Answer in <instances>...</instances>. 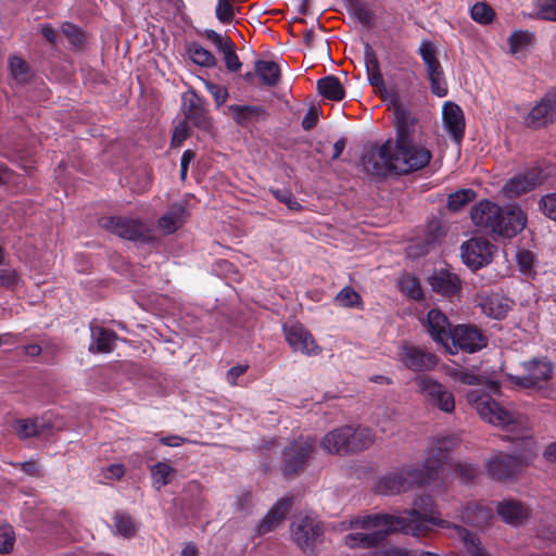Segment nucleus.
Returning a JSON list of instances; mask_svg holds the SVG:
<instances>
[{"instance_id":"f257e3e1","label":"nucleus","mask_w":556,"mask_h":556,"mask_svg":"<svg viewBox=\"0 0 556 556\" xmlns=\"http://www.w3.org/2000/svg\"><path fill=\"white\" fill-rule=\"evenodd\" d=\"M415 508L405 510L403 516L387 513L369 514L357 516L350 520V527L354 529H376L370 533H349L345 535V544L351 548H372L379 546L389 534L402 532L419 536L427 534L431 526L450 528L451 522L440 518L433 508V501L430 495L419 496Z\"/></svg>"},{"instance_id":"f03ea898","label":"nucleus","mask_w":556,"mask_h":556,"mask_svg":"<svg viewBox=\"0 0 556 556\" xmlns=\"http://www.w3.org/2000/svg\"><path fill=\"white\" fill-rule=\"evenodd\" d=\"M458 439L454 434L437 437L428 448V456L421 467H403L379 478L375 490L381 495H395L406 492L414 485L429 484L439 477L443 466L447 464L451 452L456 447Z\"/></svg>"},{"instance_id":"7ed1b4c3","label":"nucleus","mask_w":556,"mask_h":556,"mask_svg":"<svg viewBox=\"0 0 556 556\" xmlns=\"http://www.w3.org/2000/svg\"><path fill=\"white\" fill-rule=\"evenodd\" d=\"M470 218L476 227L489 235L513 238L527 224V217L517 206L503 208L490 200H481L470 211Z\"/></svg>"},{"instance_id":"20e7f679","label":"nucleus","mask_w":556,"mask_h":556,"mask_svg":"<svg viewBox=\"0 0 556 556\" xmlns=\"http://www.w3.org/2000/svg\"><path fill=\"white\" fill-rule=\"evenodd\" d=\"M375 440L376 434L369 427L342 426L326 433L320 447L330 454L348 455L367 450Z\"/></svg>"},{"instance_id":"39448f33","label":"nucleus","mask_w":556,"mask_h":556,"mask_svg":"<svg viewBox=\"0 0 556 556\" xmlns=\"http://www.w3.org/2000/svg\"><path fill=\"white\" fill-rule=\"evenodd\" d=\"M392 167L395 175H408L429 165L432 153L415 141L392 142Z\"/></svg>"},{"instance_id":"423d86ee","label":"nucleus","mask_w":556,"mask_h":556,"mask_svg":"<svg viewBox=\"0 0 556 556\" xmlns=\"http://www.w3.org/2000/svg\"><path fill=\"white\" fill-rule=\"evenodd\" d=\"M316 438L300 435L282 451L281 472L285 477H294L304 471L316 452Z\"/></svg>"},{"instance_id":"0eeeda50","label":"nucleus","mask_w":556,"mask_h":556,"mask_svg":"<svg viewBox=\"0 0 556 556\" xmlns=\"http://www.w3.org/2000/svg\"><path fill=\"white\" fill-rule=\"evenodd\" d=\"M99 225L106 231L129 241H140L144 243L152 241L149 227L137 218L102 216L99 219Z\"/></svg>"},{"instance_id":"6e6552de","label":"nucleus","mask_w":556,"mask_h":556,"mask_svg":"<svg viewBox=\"0 0 556 556\" xmlns=\"http://www.w3.org/2000/svg\"><path fill=\"white\" fill-rule=\"evenodd\" d=\"M392 140L388 139L381 144L374 143L366 148L361 164L367 175L386 178L393 172Z\"/></svg>"},{"instance_id":"1a4fd4ad","label":"nucleus","mask_w":556,"mask_h":556,"mask_svg":"<svg viewBox=\"0 0 556 556\" xmlns=\"http://www.w3.org/2000/svg\"><path fill=\"white\" fill-rule=\"evenodd\" d=\"M418 392L425 402L445 414H451L455 409V399L453 392L438 380L422 375L415 379Z\"/></svg>"},{"instance_id":"9d476101","label":"nucleus","mask_w":556,"mask_h":556,"mask_svg":"<svg viewBox=\"0 0 556 556\" xmlns=\"http://www.w3.org/2000/svg\"><path fill=\"white\" fill-rule=\"evenodd\" d=\"M293 542L304 553H313L315 545L323 541L325 529L320 520L312 516H300L290 525Z\"/></svg>"},{"instance_id":"9b49d317","label":"nucleus","mask_w":556,"mask_h":556,"mask_svg":"<svg viewBox=\"0 0 556 556\" xmlns=\"http://www.w3.org/2000/svg\"><path fill=\"white\" fill-rule=\"evenodd\" d=\"M468 400L483 420L496 427L506 428L515 422L514 415L485 392L472 391Z\"/></svg>"},{"instance_id":"f8f14e48","label":"nucleus","mask_w":556,"mask_h":556,"mask_svg":"<svg viewBox=\"0 0 556 556\" xmlns=\"http://www.w3.org/2000/svg\"><path fill=\"white\" fill-rule=\"evenodd\" d=\"M418 54L426 65L431 92L440 98L445 97L447 94V85L444 79L442 65L437 56L434 43L424 39L418 48Z\"/></svg>"},{"instance_id":"ddd939ff","label":"nucleus","mask_w":556,"mask_h":556,"mask_svg":"<svg viewBox=\"0 0 556 556\" xmlns=\"http://www.w3.org/2000/svg\"><path fill=\"white\" fill-rule=\"evenodd\" d=\"M207 105V100L195 91H190L182 97V112L186 122H190L202 131L211 132L214 128V123Z\"/></svg>"},{"instance_id":"4468645a","label":"nucleus","mask_w":556,"mask_h":556,"mask_svg":"<svg viewBox=\"0 0 556 556\" xmlns=\"http://www.w3.org/2000/svg\"><path fill=\"white\" fill-rule=\"evenodd\" d=\"M396 356L406 369L415 372L433 370L439 363L435 354L407 342L399 346Z\"/></svg>"},{"instance_id":"2eb2a0df","label":"nucleus","mask_w":556,"mask_h":556,"mask_svg":"<svg viewBox=\"0 0 556 556\" xmlns=\"http://www.w3.org/2000/svg\"><path fill=\"white\" fill-rule=\"evenodd\" d=\"M495 247L484 238H471L460 247L463 263L478 270L491 263Z\"/></svg>"},{"instance_id":"dca6fc26","label":"nucleus","mask_w":556,"mask_h":556,"mask_svg":"<svg viewBox=\"0 0 556 556\" xmlns=\"http://www.w3.org/2000/svg\"><path fill=\"white\" fill-rule=\"evenodd\" d=\"M453 345L466 353H476L488 345V338L475 325H458L450 338Z\"/></svg>"},{"instance_id":"f3484780","label":"nucleus","mask_w":556,"mask_h":556,"mask_svg":"<svg viewBox=\"0 0 556 556\" xmlns=\"http://www.w3.org/2000/svg\"><path fill=\"white\" fill-rule=\"evenodd\" d=\"M391 104L393 106L395 140L393 143L414 141L415 127L417 118L407 110L400 101L397 93L390 94Z\"/></svg>"},{"instance_id":"a211bd4d","label":"nucleus","mask_w":556,"mask_h":556,"mask_svg":"<svg viewBox=\"0 0 556 556\" xmlns=\"http://www.w3.org/2000/svg\"><path fill=\"white\" fill-rule=\"evenodd\" d=\"M544 179L545 176L543 175V170L541 168L533 167L507 180L503 186L502 191L506 198L514 199L532 191L540 186Z\"/></svg>"},{"instance_id":"6ab92c4d","label":"nucleus","mask_w":556,"mask_h":556,"mask_svg":"<svg viewBox=\"0 0 556 556\" xmlns=\"http://www.w3.org/2000/svg\"><path fill=\"white\" fill-rule=\"evenodd\" d=\"M523 467L521 456L498 453L488 462V472L496 481L515 477Z\"/></svg>"},{"instance_id":"aec40b11","label":"nucleus","mask_w":556,"mask_h":556,"mask_svg":"<svg viewBox=\"0 0 556 556\" xmlns=\"http://www.w3.org/2000/svg\"><path fill=\"white\" fill-rule=\"evenodd\" d=\"M285 337L289 345L295 352L306 355H317L320 348L315 342L312 333L300 323L283 327Z\"/></svg>"},{"instance_id":"412c9836","label":"nucleus","mask_w":556,"mask_h":556,"mask_svg":"<svg viewBox=\"0 0 556 556\" xmlns=\"http://www.w3.org/2000/svg\"><path fill=\"white\" fill-rule=\"evenodd\" d=\"M556 119V89L547 92L541 101L532 108L526 117L529 127L538 129L552 124Z\"/></svg>"},{"instance_id":"4be33fe9","label":"nucleus","mask_w":556,"mask_h":556,"mask_svg":"<svg viewBox=\"0 0 556 556\" xmlns=\"http://www.w3.org/2000/svg\"><path fill=\"white\" fill-rule=\"evenodd\" d=\"M525 376L515 377L514 382L523 388H534L547 381L553 374V365L546 359H532L523 364Z\"/></svg>"},{"instance_id":"5701e85b","label":"nucleus","mask_w":556,"mask_h":556,"mask_svg":"<svg viewBox=\"0 0 556 556\" xmlns=\"http://www.w3.org/2000/svg\"><path fill=\"white\" fill-rule=\"evenodd\" d=\"M364 64L369 85L375 89L380 99L386 101L390 94L380 70L378 56L368 42L364 45Z\"/></svg>"},{"instance_id":"b1692460","label":"nucleus","mask_w":556,"mask_h":556,"mask_svg":"<svg viewBox=\"0 0 556 556\" xmlns=\"http://www.w3.org/2000/svg\"><path fill=\"white\" fill-rule=\"evenodd\" d=\"M228 111L237 125L248 128L254 124L266 122L269 113L264 105L230 104Z\"/></svg>"},{"instance_id":"393cba45","label":"nucleus","mask_w":556,"mask_h":556,"mask_svg":"<svg viewBox=\"0 0 556 556\" xmlns=\"http://www.w3.org/2000/svg\"><path fill=\"white\" fill-rule=\"evenodd\" d=\"M498 517L513 527L521 526L531 515V509L517 500H504L495 505Z\"/></svg>"},{"instance_id":"a878e982","label":"nucleus","mask_w":556,"mask_h":556,"mask_svg":"<svg viewBox=\"0 0 556 556\" xmlns=\"http://www.w3.org/2000/svg\"><path fill=\"white\" fill-rule=\"evenodd\" d=\"M292 498L282 497L268 510L256 526V534L264 535L274 531L287 517L292 508Z\"/></svg>"},{"instance_id":"bb28decb","label":"nucleus","mask_w":556,"mask_h":556,"mask_svg":"<svg viewBox=\"0 0 556 556\" xmlns=\"http://www.w3.org/2000/svg\"><path fill=\"white\" fill-rule=\"evenodd\" d=\"M426 329L434 341L442 344H446L453 333L447 316L437 308L428 312Z\"/></svg>"},{"instance_id":"cd10ccee","label":"nucleus","mask_w":556,"mask_h":556,"mask_svg":"<svg viewBox=\"0 0 556 556\" xmlns=\"http://www.w3.org/2000/svg\"><path fill=\"white\" fill-rule=\"evenodd\" d=\"M442 115L448 134L457 142L462 141L465 135V116L460 106L454 102H445Z\"/></svg>"},{"instance_id":"c85d7f7f","label":"nucleus","mask_w":556,"mask_h":556,"mask_svg":"<svg viewBox=\"0 0 556 556\" xmlns=\"http://www.w3.org/2000/svg\"><path fill=\"white\" fill-rule=\"evenodd\" d=\"M479 306L484 315L490 318L502 320L507 316V313L511 308V301L500 294L491 293L481 296Z\"/></svg>"},{"instance_id":"c756f323","label":"nucleus","mask_w":556,"mask_h":556,"mask_svg":"<svg viewBox=\"0 0 556 556\" xmlns=\"http://www.w3.org/2000/svg\"><path fill=\"white\" fill-rule=\"evenodd\" d=\"M494 509L492 505L470 502L464 508L462 518L470 526L484 527L494 518Z\"/></svg>"},{"instance_id":"7c9ffc66","label":"nucleus","mask_w":556,"mask_h":556,"mask_svg":"<svg viewBox=\"0 0 556 556\" xmlns=\"http://www.w3.org/2000/svg\"><path fill=\"white\" fill-rule=\"evenodd\" d=\"M429 282L434 292L445 296L456 295L462 289L458 276L447 269H441L434 273V275L430 277Z\"/></svg>"},{"instance_id":"2f4dec72","label":"nucleus","mask_w":556,"mask_h":556,"mask_svg":"<svg viewBox=\"0 0 556 556\" xmlns=\"http://www.w3.org/2000/svg\"><path fill=\"white\" fill-rule=\"evenodd\" d=\"M91 353H111L114 350L118 336L115 331L103 327H91Z\"/></svg>"},{"instance_id":"473e14b6","label":"nucleus","mask_w":556,"mask_h":556,"mask_svg":"<svg viewBox=\"0 0 556 556\" xmlns=\"http://www.w3.org/2000/svg\"><path fill=\"white\" fill-rule=\"evenodd\" d=\"M187 210L181 204L172 205L157 220V227L165 233L172 235L179 230L186 218Z\"/></svg>"},{"instance_id":"72a5a7b5","label":"nucleus","mask_w":556,"mask_h":556,"mask_svg":"<svg viewBox=\"0 0 556 556\" xmlns=\"http://www.w3.org/2000/svg\"><path fill=\"white\" fill-rule=\"evenodd\" d=\"M254 68L262 86L275 87L279 84L281 71L279 64L275 61L256 60Z\"/></svg>"},{"instance_id":"f704fd0d","label":"nucleus","mask_w":556,"mask_h":556,"mask_svg":"<svg viewBox=\"0 0 556 556\" xmlns=\"http://www.w3.org/2000/svg\"><path fill=\"white\" fill-rule=\"evenodd\" d=\"M317 90L325 99L331 101H341L345 97L344 87L334 75H328L318 79Z\"/></svg>"},{"instance_id":"c9c22d12","label":"nucleus","mask_w":556,"mask_h":556,"mask_svg":"<svg viewBox=\"0 0 556 556\" xmlns=\"http://www.w3.org/2000/svg\"><path fill=\"white\" fill-rule=\"evenodd\" d=\"M152 486L161 491L164 486L172 483L175 477V468L164 462H157L151 469Z\"/></svg>"},{"instance_id":"e433bc0d","label":"nucleus","mask_w":556,"mask_h":556,"mask_svg":"<svg viewBox=\"0 0 556 556\" xmlns=\"http://www.w3.org/2000/svg\"><path fill=\"white\" fill-rule=\"evenodd\" d=\"M187 53L194 64L202 67H214L217 63L211 51L194 41L187 46Z\"/></svg>"},{"instance_id":"4c0bfd02","label":"nucleus","mask_w":556,"mask_h":556,"mask_svg":"<svg viewBox=\"0 0 556 556\" xmlns=\"http://www.w3.org/2000/svg\"><path fill=\"white\" fill-rule=\"evenodd\" d=\"M346 10L349 14L364 26H371L375 20V13L364 0H353L349 2Z\"/></svg>"},{"instance_id":"58836bf2","label":"nucleus","mask_w":556,"mask_h":556,"mask_svg":"<svg viewBox=\"0 0 556 556\" xmlns=\"http://www.w3.org/2000/svg\"><path fill=\"white\" fill-rule=\"evenodd\" d=\"M116 533L126 539L134 538L138 532V523L127 513L116 511L113 517Z\"/></svg>"},{"instance_id":"ea45409f","label":"nucleus","mask_w":556,"mask_h":556,"mask_svg":"<svg viewBox=\"0 0 556 556\" xmlns=\"http://www.w3.org/2000/svg\"><path fill=\"white\" fill-rule=\"evenodd\" d=\"M457 535L464 541L468 553L471 556H490V554L480 545L479 539L475 533L462 526H454Z\"/></svg>"},{"instance_id":"a19ab883","label":"nucleus","mask_w":556,"mask_h":556,"mask_svg":"<svg viewBox=\"0 0 556 556\" xmlns=\"http://www.w3.org/2000/svg\"><path fill=\"white\" fill-rule=\"evenodd\" d=\"M399 288L402 293L414 301H421L424 299V291L419 279L410 274L400 278Z\"/></svg>"},{"instance_id":"79ce46f5","label":"nucleus","mask_w":556,"mask_h":556,"mask_svg":"<svg viewBox=\"0 0 556 556\" xmlns=\"http://www.w3.org/2000/svg\"><path fill=\"white\" fill-rule=\"evenodd\" d=\"M334 303L346 308H364V302L361 294L350 286L344 287L338 292L334 298Z\"/></svg>"},{"instance_id":"37998d69","label":"nucleus","mask_w":556,"mask_h":556,"mask_svg":"<svg viewBox=\"0 0 556 556\" xmlns=\"http://www.w3.org/2000/svg\"><path fill=\"white\" fill-rule=\"evenodd\" d=\"M534 35L528 30H515L508 37L509 50L513 54L525 51L534 43Z\"/></svg>"},{"instance_id":"c03bdc74","label":"nucleus","mask_w":556,"mask_h":556,"mask_svg":"<svg viewBox=\"0 0 556 556\" xmlns=\"http://www.w3.org/2000/svg\"><path fill=\"white\" fill-rule=\"evenodd\" d=\"M477 197V193L472 189H459L448 195L447 208L451 212H459L468 203L472 202Z\"/></svg>"},{"instance_id":"a18cd8bd","label":"nucleus","mask_w":556,"mask_h":556,"mask_svg":"<svg viewBox=\"0 0 556 556\" xmlns=\"http://www.w3.org/2000/svg\"><path fill=\"white\" fill-rule=\"evenodd\" d=\"M13 429L22 440L36 437L41 432L37 419L33 418L16 419L13 424Z\"/></svg>"},{"instance_id":"49530a36","label":"nucleus","mask_w":556,"mask_h":556,"mask_svg":"<svg viewBox=\"0 0 556 556\" xmlns=\"http://www.w3.org/2000/svg\"><path fill=\"white\" fill-rule=\"evenodd\" d=\"M270 192L277 201L286 204L290 211L301 212L304 210V206L296 200L290 189H270Z\"/></svg>"},{"instance_id":"de8ad7c7","label":"nucleus","mask_w":556,"mask_h":556,"mask_svg":"<svg viewBox=\"0 0 556 556\" xmlns=\"http://www.w3.org/2000/svg\"><path fill=\"white\" fill-rule=\"evenodd\" d=\"M471 18L482 25L490 24L494 18L493 9L485 2H477L470 10Z\"/></svg>"},{"instance_id":"09e8293b","label":"nucleus","mask_w":556,"mask_h":556,"mask_svg":"<svg viewBox=\"0 0 556 556\" xmlns=\"http://www.w3.org/2000/svg\"><path fill=\"white\" fill-rule=\"evenodd\" d=\"M9 64L11 74L16 80L26 83L29 79V66L25 60L20 56H12Z\"/></svg>"},{"instance_id":"8fccbe9b","label":"nucleus","mask_w":556,"mask_h":556,"mask_svg":"<svg viewBox=\"0 0 556 556\" xmlns=\"http://www.w3.org/2000/svg\"><path fill=\"white\" fill-rule=\"evenodd\" d=\"M215 15L222 24L231 23L235 18L233 0H217Z\"/></svg>"},{"instance_id":"3c124183","label":"nucleus","mask_w":556,"mask_h":556,"mask_svg":"<svg viewBox=\"0 0 556 556\" xmlns=\"http://www.w3.org/2000/svg\"><path fill=\"white\" fill-rule=\"evenodd\" d=\"M454 471L465 483L473 481L479 475V468L469 463H457L454 467Z\"/></svg>"},{"instance_id":"603ef678","label":"nucleus","mask_w":556,"mask_h":556,"mask_svg":"<svg viewBox=\"0 0 556 556\" xmlns=\"http://www.w3.org/2000/svg\"><path fill=\"white\" fill-rule=\"evenodd\" d=\"M204 36L215 46L218 52L223 54L225 53V51L229 50L231 47L235 46V43L229 37H223L214 29H206L204 31Z\"/></svg>"},{"instance_id":"864d4df0","label":"nucleus","mask_w":556,"mask_h":556,"mask_svg":"<svg viewBox=\"0 0 556 556\" xmlns=\"http://www.w3.org/2000/svg\"><path fill=\"white\" fill-rule=\"evenodd\" d=\"M15 543V533L11 526L4 525L0 527V554H9Z\"/></svg>"},{"instance_id":"5fc2aeb1","label":"nucleus","mask_w":556,"mask_h":556,"mask_svg":"<svg viewBox=\"0 0 556 556\" xmlns=\"http://www.w3.org/2000/svg\"><path fill=\"white\" fill-rule=\"evenodd\" d=\"M21 282V276L16 269H0V287L8 290H14Z\"/></svg>"},{"instance_id":"6e6d98bb","label":"nucleus","mask_w":556,"mask_h":556,"mask_svg":"<svg viewBox=\"0 0 556 556\" xmlns=\"http://www.w3.org/2000/svg\"><path fill=\"white\" fill-rule=\"evenodd\" d=\"M204 85L206 90L213 97L216 108L222 106L228 99V90L225 86L212 83L210 80H204Z\"/></svg>"},{"instance_id":"4d7b16f0","label":"nucleus","mask_w":556,"mask_h":556,"mask_svg":"<svg viewBox=\"0 0 556 556\" xmlns=\"http://www.w3.org/2000/svg\"><path fill=\"white\" fill-rule=\"evenodd\" d=\"M191 135V129L186 121L180 122L175 126L172 139H170V148L176 149L179 148L185 140H187Z\"/></svg>"},{"instance_id":"13d9d810","label":"nucleus","mask_w":556,"mask_h":556,"mask_svg":"<svg viewBox=\"0 0 556 556\" xmlns=\"http://www.w3.org/2000/svg\"><path fill=\"white\" fill-rule=\"evenodd\" d=\"M536 9L539 17L556 22V0H538Z\"/></svg>"},{"instance_id":"bf43d9fd","label":"nucleus","mask_w":556,"mask_h":556,"mask_svg":"<svg viewBox=\"0 0 556 556\" xmlns=\"http://www.w3.org/2000/svg\"><path fill=\"white\" fill-rule=\"evenodd\" d=\"M63 34L70 39L71 43L78 47L85 42L83 30L75 24L66 22L62 25Z\"/></svg>"},{"instance_id":"052dcab7","label":"nucleus","mask_w":556,"mask_h":556,"mask_svg":"<svg viewBox=\"0 0 556 556\" xmlns=\"http://www.w3.org/2000/svg\"><path fill=\"white\" fill-rule=\"evenodd\" d=\"M539 207L546 217L556 220V192L543 195L539 201Z\"/></svg>"},{"instance_id":"680f3d73","label":"nucleus","mask_w":556,"mask_h":556,"mask_svg":"<svg viewBox=\"0 0 556 556\" xmlns=\"http://www.w3.org/2000/svg\"><path fill=\"white\" fill-rule=\"evenodd\" d=\"M535 256L529 250H521L517 253V264L519 266V270L528 275L532 271L534 265Z\"/></svg>"},{"instance_id":"e2e57ef3","label":"nucleus","mask_w":556,"mask_h":556,"mask_svg":"<svg viewBox=\"0 0 556 556\" xmlns=\"http://www.w3.org/2000/svg\"><path fill=\"white\" fill-rule=\"evenodd\" d=\"M223 56H224L226 68L229 72L236 73L241 68L242 63L240 62L239 56L235 50V46L231 47L229 50L225 51Z\"/></svg>"},{"instance_id":"0e129e2a","label":"nucleus","mask_w":556,"mask_h":556,"mask_svg":"<svg viewBox=\"0 0 556 556\" xmlns=\"http://www.w3.org/2000/svg\"><path fill=\"white\" fill-rule=\"evenodd\" d=\"M12 465L14 467L21 468V470L27 476L36 477V478H39L42 476L41 468L38 465V463L35 460H27V462H23V463H12Z\"/></svg>"},{"instance_id":"69168bd1","label":"nucleus","mask_w":556,"mask_h":556,"mask_svg":"<svg viewBox=\"0 0 556 556\" xmlns=\"http://www.w3.org/2000/svg\"><path fill=\"white\" fill-rule=\"evenodd\" d=\"M248 368H249L248 365H237V366H232L230 369H228V371L226 374V379H227L228 383L231 386H236L238 378L241 377L242 375H244L247 372Z\"/></svg>"},{"instance_id":"338daca9","label":"nucleus","mask_w":556,"mask_h":556,"mask_svg":"<svg viewBox=\"0 0 556 556\" xmlns=\"http://www.w3.org/2000/svg\"><path fill=\"white\" fill-rule=\"evenodd\" d=\"M318 122V115L315 108H312L307 111L305 116L302 119V127L304 130L313 129Z\"/></svg>"},{"instance_id":"774afa93","label":"nucleus","mask_w":556,"mask_h":556,"mask_svg":"<svg viewBox=\"0 0 556 556\" xmlns=\"http://www.w3.org/2000/svg\"><path fill=\"white\" fill-rule=\"evenodd\" d=\"M538 536L542 538L546 541H555L556 540V528L554 526L548 527H539L538 530Z\"/></svg>"}]
</instances>
